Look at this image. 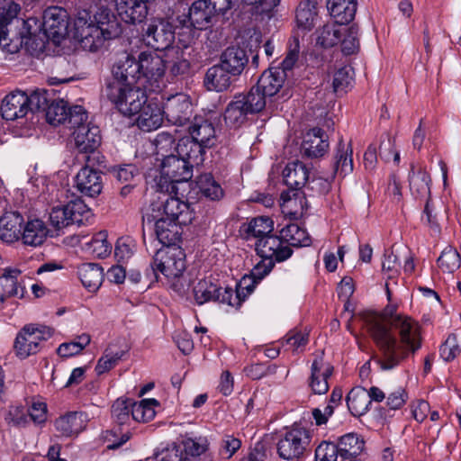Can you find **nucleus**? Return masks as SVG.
Returning <instances> with one entry per match:
<instances>
[{
    "mask_svg": "<svg viewBox=\"0 0 461 461\" xmlns=\"http://www.w3.org/2000/svg\"><path fill=\"white\" fill-rule=\"evenodd\" d=\"M112 417L118 426L130 424L131 418V399H117L112 405Z\"/></svg>",
    "mask_w": 461,
    "mask_h": 461,
    "instance_id": "obj_57",
    "label": "nucleus"
},
{
    "mask_svg": "<svg viewBox=\"0 0 461 461\" xmlns=\"http://www.w3.org/2000/svg\"><path fill=\"white\" fill-rule=\"evenodd\" d=\"M309 341V334L306 331L292 330L284 338L283 345L293 351H302Z\"/></svg>",
    "mask_w": 461,
    "mask_h": 461,
    "instance_id": "obj_61",
    "label": "nucleus"
},
{
    "mask_svg": "<svg viewBox=\"0 0 461 461\" xmlns=\"http://www.w3.org/2000/svg\"><path fill=\"white\" fill-rule=\"evenodd\" d=\"M197 185L201 194L212 201H219L223 197V189L211 175L201 176Z\"/></svg>",
    "mask_w": 461,
    "mask_h": 461,
    "instance_id": "obj_55",
    "label": "nucleus"
},
{
    "mask_svg": "<svg viewBox=\"0 0 461 461\" xmlns=\"http://www.w3.org/2000/svg\"><path fill=\"white\" fill-rule=\"evenodd\" d=\"M346 402L348 411L355 417L366 414L371 405L368 393L362 386L352 388L347 395Z\"/></svg>",
    "mask_w": 461,
    "mask_h": 461,
    "instance_id": "obj_40",
    "label": "nucleus"
},
{
    "mask_svg": "<svg viewBox=\"0 0 461 461\" xmlns=\"http://www.w3.org/2000/svg\"><path fill=\"white\" fill-rule=\"evenodd\" d=\"M43 28L46 34L53 39L63 37L68 30L67 11L58 6H50L43 14Z\"/></svg>",
    "mask_w": 461,
    "mask_h": 461,
    "instance_id": "obj_18",
    "label": "nucleus"
},
{
    "mask_svg": "<svg viewBox=\"0 0 461 461\" xmlns=\"http://www.w3.org/2000/svg\"><path fill=\"white\" fill-rule=\"evenodd\" d=\"M206 149L205 147L191 137L180 139L176 146L177 155L186 160L193 167L203 164Z\"/></svg>",
    "mask_w": 461,
    "mask_h": 461,
    "instance_id": "obj_30",
    "label": "nucleus"
},
{
    "mask_svg": "<svg viewBox=\"0 0 461 461\" xmlns=\"http://www.w3.org/2000/svg\"><path fill=\"white\" fill-rule=\"evenodd\" d=\"M136 125L143 131H152L158 129L163 122L161 107L153 102H148L135 114Z\"/></svg>",
    "mask_w": 461,
    "mask_h": 461,
    "instance_id": "obj_23",
    "label": "nucleus"
},
{
    "mask_svg": "<svg viewBox=\"0 0 461 461\" xmlns=\"http://www.w3.org/2000/svg\"><path fill=\"white\" fill-rule=\"evenodd\" d=\"M257 254L261 258L270 259L276 262L286 260L292 256L293 250L287 245H285L279 236L270 234L267 237L260 239L254 243Z\"/></svg>",
    "mask_w": 461,
    "mask_h": 461,
    "instance_id": "obj_13",
    "label": "nucleus"
},
{
    "mask_svg": "<svg viewBox=\"0 0 461 461\" xmlns=\"http://www.w3.org/2000/svg\"><path fill=\"white\" fill-rule=\"evenodd\" d=\"M252 285L249 279H244L237 284L235 289L226 287L222 290L212 279L204 278L194 285L193 294L198 305L215 301L238 309L248 297Z\"/></svg>",
    "mask_w": 461,
    "mask_h": 461,
    "instance_id": "obj_4",
    "label": "nucleus"
},
{
    "mask_svg": "<svg viewBox=\"0 0 461 461\" xmlns=\"http://www.w3.org/2000/svg\"><path fill=\"white\" fill-rule=\"evenodd\" d=\"M185 269V251L178 246H167L157 250L149 271L151 272L156 281L158 280V273H161L168 281L172 282V289L178 294L184 295L189 288L190 281L184 276Z\"/></svg>",
    "mask_w": 461,
    "mask_h": 461,
    "instance_id": "obj_3",
    "label": "nucleus"
},
{
    "mask_svg": "<svg viewBox=\"0 0 461 461\" xmlns=\"http://www.w3.org/2000/svg\"><path fill=\"white\" fill-rule=\"evenodd\" d=\"M28 95L16 90L6 95L2 101L1 113L6 121H14L23 118L28 113Z\"/></svg>",
    "mask_w": 461,
    "mask_h": 461,
    "instance_id": "obj_17",
    "label": "nucleus"
},
{
    "mask_svg": "<svg viewBox=\"0 0 461 461\" xmlns=\"http://www.w3.org/2000/svg\"><path fill=\"white\" fill-rule=\"evenodd\" d=\"M174 40V27L165 20H158L149 24L144 34L146 43L156 50L167 51L172 48Z\"/></svg>",
    "mask_w": 461,
    "mask_h": 461,
    "instance_id": "obj_11",
    "label": "nucleus"
},
{
    "mask_svg": "<svg viewBox=\"0 0 461 461\" xmlns=\"http://www.w3.org/2000/svg\"><path fill=\"white\" fill-rule=\"evenodd\" d=\"M212 17L213 14L205 0H196L189 9V20L195 29L207 28Z\"/></svg>",
    "mask_w": 461,
    "mask_h": 461,
    "instance_id": "obj_48",
    "label": "nucleus"
},
{
    "mask_svg": "<svg viewBox=\"0 0 461 461\" xmlns=\"http://www.w3.org/2000/svg\"><path fill=\"white\" fill-rule=\"evenodd\" d=\"M93 212L81 199H76L66 204L54 206L50 212V221L56 229L69 225L78 226L90 223Z\"/></svg>",
    "mask_w": 461,
    "mask_h": 461,
    "instance_id": "obj_8",
    "label": "nucleus"
},
{
    "mask_svg": "<svg viewBox=\"0 0 461 461\" xmlns=\"http://www.w3.org/2000/svg\"><path fill=\"white\" fill-rule=\"evenodd\" d=\"M339 456L335 443L323 441L315 449V461H337Z\"/></svg>",
    "mask_w": 461,
    "mask_h": 461,
    "instance_id": "obj_64",
    "label": "nucleus"
},
{
    "mask_svg": "<svg viewBox=\"0 0 461 461\" xmlns=\"http://www.w3.org/2000/svg\"><path fill=\"white\" fill-rule=\"evenodd\" d=\"M177 443L181 445L185 461L188 460V456H200L207 451L209 447L206 437L193 436L192 434L181 435Z\"/></svg>",
    "mask_w": 461,
    "mask_h": 461,
    "instance_id": "obj_42",
    "label": "nucleus"
},
{
    "mask_svg": "<svg viewBox=\"0 0 461 461\" xmlns=\"http://www.w3.org/2000/svg\"><path fill=\"white\" fill-rule=\"evenodd\" d=\"M341 461L357 459L365 446L364 440L356 433H348L339 438L336 444Z\"/></svg>",
    "mask_w": 461,
    "mask_h": 461,
    "instance_id": "obj_38",
    "label": "nucleus"
},
{
    "mask_svg": "<svg viewBox=\"0 0 461 461\" xmlns=\"http://www.w3.org/2000/svg\"><path fill=\"white\" fill-rule=\"evenodd\" d=\"M282 211L293 219L303 217L307 211V201L303 193L294 192L292 195L282 194Z\"/></svg>",
    "mask_w": 461,
    "mask_h": 461,
    "instance_id": "obj_46",
    "label": "nucleus"
},
{
    "mask_svg": "<svg viewBox=\"0 0 461 461\" xmlns=\"http://www.w3.org/2000/svg\"><path fill=\"white\" fill-rule=\"evenodd\" d=\"M333 373L332 365L324 359L322 351L314 354L311 366V375L308 380L309 387L315 394H325L330 388L329 378Z\"/></svg>",
    "mask_w": 461,
    "mask_h": 461,
    "instance_id": "obj_10",
    "label": "nucleus"
},
{
    "mask_svg": "<svg viewBox=\"0 0 461 461\" xmlns=\"http://www.w3.org/2000/svg\"><path fill=\"white\" fill-rule=\"evenodd\" d=\"M276 261H273L270 259L261 258V261L258 262L251 270L249 276H244L241 280L249 279L253 285L251 286V291L249 295L254 291L256 285L262 280L270 271L273 269Z\"/></svg>",
    "mask_w": 461,
    "mask_h": 461,
    "instance_id": "obj_62",
    "label": "nucleus"
},
{
    "mask_svg": "<svg viewBox=\"0 0 461 461\" xmlns=\"http://www.w3.org/2000/svg\"><path fill=\"white\" fill-rule=\"evenodd\" d=\"M329 149V141L325 132L320 128L310 130L302 143L303 153L309 158L323 156Z\"/></svg>",
    "mask_w": 461,
    "mask_h": 461,
    "instance_id": "obj_26",
    "label": "nucleus"
},
{
    "mask_svg": "<svg viewBox=\"0 0 461 461\" xmlns=\"http://www.w3.org/2000/svg\"><path fill=\"white\" fill-rule=\"evenodd\" d=\"M248 62L246 50L235 46L227 48L220 59V64L236 78L241 75Z\"/></svg>",
    "mask_w": 461,
    "mask_h": 461,
    "instance_id": "obj_27",
    "label": "nucleus"
},
{
    "mask_svg": "<svg viewBox=\"0 0 461 461\" xmlns=\"http://www.w3.org/2000/svg\"><path fill=\"white\" fill-rule=\"evenodd\" d=\"M163 216L166 219L175 221L180 224H187L193 219V213L187 203L180 200L178 197H167L158 209L156 217Z\"/></svg>",
    "mask_w": 461,
    "mask_h": 461,
    "instance_id": "obj_19",
    "label": "nucleus"
},
{
    "mask_svg": "<svg viewBox=\"0 0 461 461\" xmlns=\"http://www.w3.org/2000/svg\"><path fill=\"white\" fill-rule=\"evenodd\" d=\"M118 15L127 23H141L148 14L144 0H115Z\"/></svg>",
    "mask_w": 461,
    "mask_h": 461,
    "instance_id": "obj_24",
    "label": "nucleus"
},
{
    "mask_svg": "<svg viewBox=\"0 0 461 461\" xmlns=\"http://www.w3.org/2000/svg\"><path fill=\"white\" fill-rule=\"evenodd\" d=\"M310 443V431L304 427L294 425L280 434L276 452L284 460L295 461L303 456Z\"/></svg>",
    "mask_w": 461,
    "mask_h": 461,
    "instance_id": "obj_7",
    "label": "nucleus"
},
{
    "mask_svg": "<svg viewBox=\"0 0 461 461\" xmlns=\"http://www.w3.org/2000/svg\"><path fill=\"white\" fill-rule=\"evenodd\" d=\"M316 0H305L296 10V22L299 27L311 29L317 15Z\"/></svg>",
    "mask_w": 461,
    "mask_h": 461,
    "instance_id": "obj_54",
    "label": "nucleus"
},
{
    "mask_svg": "<svg viewBox=\"0 0 461 461\" xmlns=\"http://www.w3.org/2000/svg\"><path fill=\"white\" fill-rule=\"evenodd\" d=\"M20 11V5L14 0H0V41L7 39V32L4 28L17 18Z\"/></svg>",
    "mask_w": 461,
    "mask_h": 461,
    "instance_id": "obj_51",
    "label": "nucleus"
},
{
    "mask_svg": "<svg viewBox=\"0 0 461 461\" xmlns=\"http://www.w3.org/2000/svg\"><path fill=\"white\" fill-rule=\"evenodd\" d=\"M438 267L444 272L452 274L461 266V257L456 249L448 246L438 258Z\"/></svg>",
    "mask_w": 461,
    "mask_h": 461,
    "instance_id": "obj_56",
    "label": "nucleus"
},
{
    "mask_svg": "<svg viewBox=\"0 0 461 461\" xmlns=\"http://www.w3.org/2000/svg\"><path fill=\"white\" fill-rule=\"evenodd\" d=\"M122 27L114 14L106 7H100L95 14L81 10L75 20V38L81 47L96 51L106 41L117 38Z\"/></svg>",
    "mask_w": 461,
    "mask_h": 461,
    "instance_id": "obj_2",
    "label": "nucleus"
},
{
    "mask_svg": "<svg viewBox=\"0 0 461 461\" xmlns=\"http://www.w3.org/2000/svg\"><path fill=\"white\" fill-rule=\"evenodd\" d=\"M236 79L219 63L207 69L203 84L209 91L223 92L228 90Z\"/></svg>",
    "mask_w": 461,
    "mask_h": 461,
    "instance_id": "obj_29",
    "label": "nucleus"
},
{
    "mask_svg": "<svg viewBox=\"0 0 461 461\" xmlns=\"http://www.w3.org/2000/svg\"><path fill=\"white\" fill-rule=\"evenodd\" d=\"M338 23H328L317 30V44L323 48H330L338 44L342 36L341 28Z\"/></svg>",
    "mask_w": 461,
    "mask_h": 461,
    "instance_id": "obj_52",
    "label": "nucleus"
},
{
    "mask_svg": "<svg viewBox=\"0 0 461 461\" xmlns=\"http://www.w3.org/2000/svg\"><path fill=\"white\" fill-rule=\"evenodd\" d=\"M237 96L240 101L243 99L245 105L251 114L261 112L267 106L268 99L256 85L247 94Z\"/></svg>",
    "mask_w": 461,
    "mask_h": 461,
    "instance_id": "obj_53",
    "label": "nucleus"
},
{
    "mask_svg": "<svg viewBox=\"0 0 461 461\" xmlns=\"http://www.w3.org/2000/svg\"><path fill=\"white\" fill-rule=\"evenodd\" d=\"M47 224L39 218H29L23 220L19 241L26 247H41L47 240L49 235Z\"/></svg>",
    "mask_w": 461,
    "mask_h": 461,
    "instance_id": "obj_16",
    "label": "nucleus"
},
{
    "mask_svg": "<svg viewBox=\"0 0 461 461\" xmlns=\"http://www.w3.org/2000/svg\"><path fill=\"white\" fill-rule=\"evenodd\" d=\"M77 276L88 291L95 292L103 283L104 270L98 264L86 263L78 267Z\"/></svg>",
    "mask_w": 461,
    "mask_h": 461,
    "instance_id": "obj_39",
    "label": "nucleus"
},
{
    "mask_svg": "<svg viewBox=\"0 0 461 461\" xmlns=\"http://www.w3.org/2000/svg\"><path fill=\"white\" fill-rule=\"evenodd\" d=\"M138 66L140 77L158 82L166 71L165 57L157 53L143 51L139 55Z\"/></svg>",
    "mask_w": 461,
    "mask_h": 461,
    "instance_id": "obj_21",
    "label": "nucleus"
},
{
    "mask_svg": "<svg viewBox=\"0 0 461 461\" xmlns=\"http://www.w3.org/2000/svg\"><path fill=\"white\" fill-rule=\"evenodd\" d=\"M86 416L83 412H68L55 421V428L63 437H72L80 433L86 427Z\"/></svg>",
    "mask_w": 461,
    "mask_h": 461,
    "instance_id": "obj_33",
    "label": "nucleus"
},
{
    "mask_svg": "<svg viewBox=\"0 0 461 461\" xmlns=\"http://www.w3.org/2000/svg\"><path fill=\"white\" fill-rule=\"evenodd\" d=\"M75 184L77 189L89 197L98 195L103 189L102 172L86 166L76 176Z\"/></svg>",
    "mask_w": 461,
    "mask_h": 461,
    "instance_id": "obj_20",
    "label": "nucleus"
},
{
    "mask_svg": "<svg viewBox=\"0 0 461 461\" xmlns=\"http://www.w3.org/2000/svg\"><path fill=\"white\" fill-rule=\"evenodd\" d=\"M357 0H328L327 8L335 23L342 25L350 23L357 12Z\"/></svg>",
    "mask_w": 461,
    "mask_h": 461,
    "instance_id": "obj_35",
    "label": "nucleus"
},
{
    "mask_svg": "<svg viewBox=\"0 0 461 461\" xmlns=\"http://www.w3.org/2000/svg\"><path fill=\"white\" fill-rule=\"evenodd\" d=\"M21 271L17 268H5L0 276V305L8 298L23 297V287L18 283Z\"/></svg>",
    "mask_w": 461,
    "mask_h": 461,
    "instance_id": "obj_31",
    "label": "nucleus"
},
{
    "mask_svg": "<svg viewBox=\"0 0 461 461\" xmlns=\"http://www.w3.org/2000/svg\"><path fill=\"white\" fill-rule=\"evenodd\" d=\"M375 316L379 318V326H382L384 329H389L393 324L396 323V321L400 319H403L402 317L407 316L404 313L398 312V306L396 304H388L382 312V313H376L370 311H366L359 313V319L362 321L363 326L366 329L367 332L374 339V330L372 328L371 323L368 321V317Z\"/></svg>",
    "mask_w": 461,
    "mask_h": 461,
    "instance_id": "obj_25",
    "label": "nucleus"
},
{
    "mask_svg": "<svg viewBox=\"0 0 461 461\" xmlns=\"http://www.w3.org/2000/svg\"><path fill=\"white\" fill-rule=\"evenodd\" d=\"M285 81L284 72L271 67L261 75L256 86L270 101L282 88Z\"/></svg>",
    "mask_w": 461,
    "mask_h": 461,
    "instance_id": "obj_37",
    "label": "nucleus"
},
{
    "mask_svg": "<svg viewBox=\"0 0 461 461\" xmlns=\"http://www.w3.org/2000/svg\"><path fill=\"white\" fill-rule=\"evenodd\" d=\"M91 341L90 336L83 333L77 339L62 343L58 348V354L62 357H69L79 354Z\"/></svg>",
    "mask_w": 461,
    "mask_h": 461,
    "instance_id": "obj_58",
    "label": "nucleus"
},
{
    "mask_svg": "<svg viewBox=\"0 0 461 461\" xmlns=\"http://www.w3.org/2000/svg\"><path fill=\"white\" fill-rule=\"evenodd\" d=\"M285 184L294 189L304 186L309 181V170L306 166L298 160L286 165L283 172Z\"/></svg>",
    "mask_w": 461,
    "mask_h": 461,
    "instance_id": "obj_43",
    "label": "nucleus"
},
{
    "mask_svg": "<svg viewBox=\"0 0 461 461\" xmlns=\"http://www.w3.org/2000/svg\"><path fill=\"white\" fill-rule=\"evenodd\" d=\"M88 250L96 258L107 257L112 249L111 244L107 241V233L100 231L96 233L86 244Z\"/></svg>",
    "mask_w": 461,
    "mask_h": 461,
    "instance_id": "obj_59",
    "label": "nucleus"
},
{
    "mask_svg": "<svg viewBox=\"0 0 461 461\" xmlns=\"http://www.w3.org/2000/svg\"><path fill=\"white\" fill-rule=\"evenodd\" d=\"M190 137L201 143L206 149L216 144V130L212 122L202 118L195 119L189 128Z\"/></svg>",
    "mask_w": 461,
    "mask_h": 461,
    "instance_id": "obj_34",
    "label": "nucleus"
},
{
    "mask_svg": "<svg viewBox=\"0 0 461 461\" xmlns=\"http://www.w3.org/2000/svg\"><path fill=\"white\" fill-rule=\"evenodd\" d=\"M154 458L156 461H185L181 445L177 441L158 448Z\"/></svg>",
    "mask_w": 461,
    "mask_h": 461,
    "instance_id": "obj_60",
    "label": "nucleus"
},
{
    "mask_svg": "<svg viewBox=\"0 0 461 461\" xmlns=\"http://www.w3.org/2000/svg\"><path fill=\"white\" fill-rule=\"evenodd\" d=\"M84 107L75 105L70 111L68 127L73 130L71 143L80 153H94L101 144L100 129L87 122Z\"/></svg>",
    "mask_w": 461,
    "mask_h": 461,
    "instance_id": "obj_5",
    "label": "nucleus"
},
{
    "mask_svg": "<svg viewBox=\"0 0 461 461\" xmlns=\"http://www.w3.org/2000/svg\"><path fill=\"white\" fill-rule=\"evenodd\" d=\"M193 176V167L178 155L165 156L161 163V178L166 182L181 183Z\"/></svg>",
    "mask_w": 461,
    "mask_h": 461,
    "instance_id": "obj_14",
    "label": "nucleus"
},
{
    "mask_svg": "<svg viewBox=\"0 0 461 461\" xmlns=\"http://www.w3.org/2000/svg\"><path fill=\"white\" fill-rule=\"evenodd\" d=\"M249 112L245 103L235 95L234 99L229 103L224 112L225 123L233 128L241 126L248 119Z\"/></svg>",
    "mask_w": 461,
    "mask_h": 461,
    "instance_id": "obj_44",
    "label": "nucleus"
},
{
    "mask_svg": "<svg viewBox=\"0 0 461 461\" xmlns=\"http://www.w3.org/2000/svg\"><path fill=\"white\" fill-rule=\"evenodd\" d=\"M410 190L416 199L430 202V176L429 173L422 167H411L410 175Z\"/></svg>",
    "mask_w": 461,
    "mask_h": 461,
    "instance_id": "obj_32",
    "label": "nucleus"
},
{
    "mask_svg": "<svg viewBox=\"0 0 461 461\" xmlns=\"http://www.w3.org/2000/svg\"><path fill=\"white\" fill-rule=\"evenodd\" d=\"M140 79L138 61L131 55H125L118 60L113 68V78L107 85H115L122 86H137Z\"/></svg>",
    "mask_w": 461,
    "mask_h": 461,
    "instance_id": "obj_15",
    "label": "nucleus"
},
{
    "mask_svg": "<svg viewBox=\"0 0 461 461\" xmlns=\"http://www.w3.org/2000/svg\"><path fill=\"white\" fill-rule=\"evenodd\" d=\"M353 149L350 143L339 140L333 157V169L331 173L345 176L353 171Z\"/></svg>",
    "mask_w": 461,
    "mask_h": 461,
    "instance_id": "obj_36",
    "label": "nucleus"
},
{
    "mask_svg": "<svg viewBox=\"0 0 461 461\" xmlns=\"http://www.w3.org/2000/svg\"><path fill=\"white\" fill-rule=\"evenodd\" d=\"M74 108L68 107L64 100L54 101L46 109V120L51 125L68 123L70 111Z\"/></svg>",
    "mask_w": 461,
    "mask_h": 461,
    "instance_id": "obj_49",
    "label": "nucleus"
},
{
    "mask_svg": "<svg viewBox=\"0 0 461 461\" xmlns=\"http://www.w3.org/2000/svg\"><path fill=\"white\" fill-rule=\"evenodd\" d=\"M273 230L274 221L268 216L255 217L244 226L247 240H255L257 241L272 234Z\"/></svg>",
    "mask_w": 461,
    "mask_h": 461,
    "instance_id": "obj_41",
    "label": "nucleus"
},
{
    "mask_svg": "<svg viewBox=\"0 0 461 461\" xmlns=\"http://www.w3.org/2000/svg\"><path fill=\"white\" fill-rule=\"evenodd\" d=\"M23 216L17 211L5 212L0 216V240L6 244L19 241Z\"/></svg>",
    "mask_w": 461,
    "mask_h": 461,
    "instance_id": "obj_22",
    "label": "nucleus"
},
{
    "mask_svg": "<svg viewBox=\"0 0 461 461\" xmlns=\"http://www.w3.org/2000/svg\"><path fill=\"white\" fill-rule=\"evenodd\" d=\"M191 105L188 96L179 93L167 97L161 109L163 116H166L170 123L184 125L190 119Z\"/></svg>",
    "mask_w": 461,
    "mask_h": 461,
    "instance_id": "obj_12",
    "label": "nucleus"
},
{
    "mask_svg": "<svg viewBox=\"0 0 461 461\" xmlns=\"http://www.w3.org/2000/svg\"><path fill=\"white\" fill-rule=\"evenodd\" d=\"M155 233L158 241L163 245L176 246V242L180 240L182 230L179 222L166 219L163 216L154 217Z\"/></svg>",
    "mask_w": 461,
    "mask_h": 461,
    "instance_id": "obj_28",
    "label": "nucleus"
},
{
    "mask_svg": "<svg viewBox=\"0 0 461 461\" xmlns=\"http://www.w3.org/2000/svg\"><path fill=\"white\" fill-rule=\"evenodd\" d=\"M166 68L169 74L176 77L188 72L190 63L185 57V51L180 47H172L165 52Z\"/></svg>",
    "mask_w": 461,
    "mask_h": 461,
    "instance_id": "obj_45",
    "label": "nucleus"
},
{
    "mask_svg": "<svg viewBox=\"0 0 461 461\" xmlns=\"http://www.w3.org/2000/svg\"><path fill=\"white\" fill-rule=\"evenodd\" d=\"M368 321L374 330V340L378 353L376 363L383 371H390L399 366L410 354L421 347V327L410 316L396 321L389 329L379 326V318L370 315Z\"/></svg>",
    "mask_w": 461,
    "mask_h": 461,
    "instance_id": "obj_1",
    "label": "nucleus"
},
{
    "mask_svg": "<svg viewBox=\"0 0 461 461\" xmlns=\"http://www.w3.org/2000/svg\"><path fill=\"white\" fill-rule=\"evenodd\" d=\"M285 245L294 247H306L311 244V238L305 229L296 223H290L284 227L280 232Z\"/></svg>",
    "mask_w": 461,
    "mask_h": 461,
    "instance_id": "obj_47",
    "label": "nucleus"
},
{
    "mask_svg": "<svg viewBox=\"0 0 461 461\" xmlns=\"http://www.w3.org/2000/svg\"><path fill=\"white\" fill-rule=\"evenodd\" d=\"M52 336V330L47 326L25 325L17 334L14 341V350L18 357L24 359L36 354L41 349L42 342Z\"/></svg>",
    "mask_w": 461,
    "mask_h": 461,
    "instance_id": "obj_9",
    "label": "nucleus"
},
{
    "mask_svg": "<svg viewBox=\"0 0 461 461\" xmlns=\"http://www.w3.org/2000/svg\"><path fill=\"white\" fill-rule=\"evenodd\" d=\"M106 95L121 113L133 116L147 103L148 97L140 86L122 87L117 83L107 85Z\"/></svg>",
    "mask_w": 461,
    "mask_h": 461,
    "instance_id": "obj_6",
    "label": "nucleus"
},
{
    "mask_svg": "<svg viewBox=\"0 0 461 461\" xmlns=\"http://www.w3.org/2000/svg\"><path fill=\"white\" fill-rule=\"evenodd\" d=\"M155 399H143L139 402L131 400V418L137 422H148L151 420L155 415V407L158 405Z\"/></svg>",
    "mask_w": 461,
    "mask_h": 461,
    "instance_id": "obj_50",
    "label": "nucleus"
},
{
    "mask_svg": "<svg viewBox=\"0 0 461 461\" xmlns=\"http://www.w3.org/2000/svg\"><path fill=\"white\" fill-rule=\"evenodd\" d=\"M124 352L123 351H118V352H111L108 350H105L104 355L99 358L95 371L98 375H101L111 369H113L122 359Z\"/></svg>",
    "mask_w": 461,
    "mask_h": 461,
    "instance_id": "obj_63",
    "label": "nucleus"
}]
</instances>
